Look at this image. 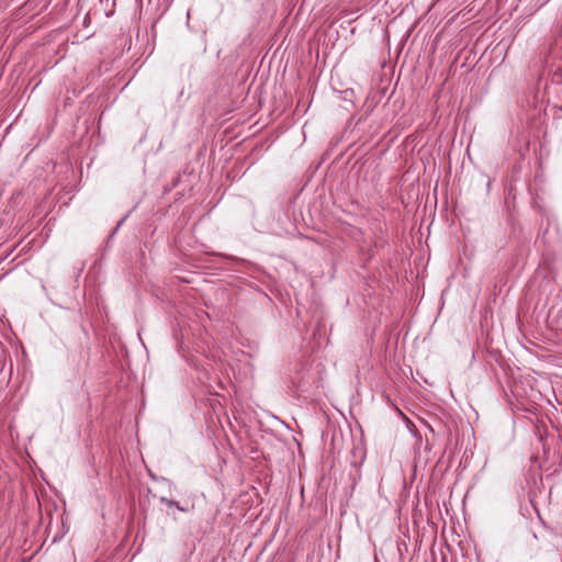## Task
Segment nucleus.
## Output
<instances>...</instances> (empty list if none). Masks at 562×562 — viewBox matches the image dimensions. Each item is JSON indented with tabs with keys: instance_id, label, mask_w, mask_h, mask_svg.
<instances>
[{
	"instance_id": "obj_1",
	"label": "nucleus",
	"mask_w": 562,
	"mask_h": 562,
	"mask_svg": "<svg viewBox=\"0 0 562 562\" xmlns=\"http://www.w3.org/2000/svg\"><path fill=\"white\" fill-rule=\"evenodd\" d=\"M160 502L166 504V505H168V506H176L181 512L186 510L183 507L179 506V504L176 501H173V499H169L167 497H160Z\"/></svg>"
}]
</instances>
